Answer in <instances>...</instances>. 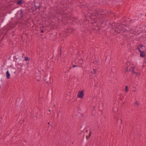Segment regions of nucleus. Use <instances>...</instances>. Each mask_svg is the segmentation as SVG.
Instances as JSON below:
<instances>
[{
  "mask_svg": "<svg viewBox=\"0 0 146 146\" xmlns=\"http://www.w3.org/2000/svg\"><path fill=\"white\" fill-rule=\"evenodd\" d=\"M135 90H134V91H133V92H134V91L135 92Z\"/></svg>",
  "mask_w": 146,
  "mask_h": 146,
  "instance_id": "nucleus-38",
  "label": "nucleus"
},
{
  "mask_svg": "<svg viewBox=\"0 0 146 146\" xmlns=\"http://www.w3.org/2000/svg\"><path fill=\"white\" fill-rule=\"evenodd\" d=\"M2 76L1 75H0V79L2 78Z\"/></svg>",
  "mask_w": 146,
  "mask_h": 146,
  "instance_id": "nucleus-30",
  "label": "nucleus"
},
{
  "mask_svg": "<svg viewBox=\"0 0 146 146\" xmlns=\"http://www.w3.org/2000/svg\"><path fill=\"white\" fill-rule=\"evenodd\" d=\"M135 104H136L137 105V106H138L139 104H138V103L137 101H136V102H135Z\"/></svg>",
  "mask_w": 146,
  "mask_h": 146,
  "instance_id": "nucleus-20",
  "label": "nucleus"
},
{
  "mask_svg": "<svg viewBox=\"0 0 146 146\" xmlns=\"http://www.w3.org/2000/svg\"><path fill=\"white\" fill-rule=\"evenodd\" d=\"M69 30H68V32L70 33H72V32H71V31H69Z\"/></svg>",
  "mask_w": 146,
  "mask_h": 146,
  "instance_id": "nucleus-26",
  "label": "nucleus"
},
{
  "mask_svg": "<svg viewBox=\"0 0 146 146\" xmlns=\"http://www.w3.org/2000/svg\"><path fill=\"white\" fill-rule=\"evenodd\" d=\"M84 90H83L82 91H79L78 92V97L82 98H83L84 96Z\"/></svg>",
  "mask_w": 146,
  "mask_h": 146,
  "instance_id": "nucleus-4",
  "label": "nucleus"
},
{
  "mask_svg": "<svg viewBox=\"0 0 146 146\" xmlns=\"http://www.w3.org/2000/svg\"><path fill=\"white\" fill-rule=\"evenodd\" d=\"M37 80L38 81H40V80L39 79H38Z\"/></svg>",
  "mask_w": 146,
  "mask_h": 146,
  "instance_id": "nucleus-33",
  "label": "nucleus"
},
{
  "mask_svg": "<svg viewBox=\"0 0 146 146\" xmlns=\"http://www.w3.org/2000/svg\"><path fill=\"white\" fill-rule=\"evenodd\" d=\"M91 132L90 131L89 135V136H86V139L85 137H84V141L85 142H86V141L88 140V139L89 138V137H90L91 135Z\"/></svg>",
  "mask_w": 146,
  "mask_h": 146,
  "instance_id": "nucleus-10",
  "label": "nucleus"
},
{
  "mask_svg": "<svg viewBox=\"0 0 146 146\" xmlns=\"http://www.w3.org/2000/svg\"><path fill=\"white\" fill-rule=\"evenodd\" d=\"M58 115H59V114H58L57 115V118H58Z\"/></svg>",
  "mask_w": 146,
  "mask_h": 146,
  "instance_id": "nucleus-29",
  "label": "nucleus"
},
{
  "mask_svg": "<svg viewBox=\"0 0 146 146\" xmlns=\"http://www.w3.org/2000/svg\"><path fill=\"white\" fill-rule=\"evenodd\" d=\"M41 33H43V30H41Z\"/></svg>",
  "mask_w": 146,
  "mask_h": 146,
  "instance_id": "nucleus-25",
  "label": "nucleus"
},
{
  "mask_svg": "<svg viewBox=\"0 0 146 146\" xmlns=\"http://www.w3.org/2000/svg\"><path fill=\"white\" fill-rule=\"evenodd\" d=\"M133 73H136H136H135V72H134V71H133Z\"/></svg>",
  "mask_w": 146,
  "mask_h": 146,
  "instance_id": "nucleus-32",
  "label": "nucleus"
},
{
  "mask_svg": "<svg viewBox=\"0 0 146 146\" xmlns=\"http://www.w3.org/2000/svg\"><path fill=\"white\" fill-rule=\"evenodd\" d=\"M48 111L49 112H50V111H51V110H49V111Z\"/></svg>",
  "mask_w": 146,
  "mask_h": 146,
  "instance_id": "nucleus-31",
  "label": "nucleus"
},
{
  "mask_svg": "<svg viewBox=\"0 0 146 146\" xmlns=\"http://www.w3.org/2000/svg\"><path fill=\"white\" fill-rule=\"evenodd\" d=\"M89 10V13L91 14L90 15V18L94 21L97 19H102L108 13H104L103 11H96L95 10Z\"/></svg>",
  "mask_w": 146,
  "mask_h": 146,
  "instance_id": "nucleus-1",
  "label": "nucleus"
},
{
  "mask_svg": "<svg viewBox=\"0 0 146 146\" xmlns=\"http://www.w3.org/2000/svg\"><path fill=\"white\" fill-rule=\"evenodd\" d=\"M135 90H134V91H133V92H134V91L135 92Z\"/></svg>",
  "mask_w": 146,
  "mask_h": 146,
  "instance_id": "nucleus-39",
  "label": "nucleus"
},
{
  "mask_svg": "<svg viewBox=\"0 0 146 146\" xmlns=\"http://www.w3.org/2000/svg\"><path fill=\"white\" fill-rule=\"evenodd\" d=\"M34 7H35V9L36 10H37V9H39V10H40V6H37L35 5V3H34Z\"/></svg>",
  "mask_w": 146,
  "mask_h": 146,
  "instance_id": "nucleus-15",
  "label": "nucleus"
},
{
  "mask_svg": "<svg viewBox=\"0 0 146 146\" xmlns=\"http://www.w3.org/2000/svg\"><path fill=\"white\" fill-rule=\"evenodd\" d=\"M117 31L118 32V33H121V31H119V30Z\"/></svg>",
  "mask_w": 146,
  "mask_h": 146,
  "instance_id": "nucleus-24",
  "label": "nucleus"
},
{
  "mask_svg": "<svg viewBox=\"0 0 146 146\" xmlns=\"http://www.w3.org/2000/svg\"><path fill=\"white\" fill-rule=\"evenodd\" d=\"M139 46L141 48H142V47H144L145 48V46H143L142 44H139V46L137 47V49H138L139 50V52H140V51H141V50L140 49V48H139L140 47H139Z\"/></svg>",
  "mask_w": 146,
  "mask_h": 146,
  "instance_id": "nucleus-13",
  "label": "nucleus"
},
{
  "mask_svg": "<svg viewBox=\"0 0 146 146\" xmlns=\"http://www.w3.org/2000/svg\"><path fill=\"white\" fill-rule=\"evenodd\" d=\"M132 29H127L126 30V31L129 32H130L132 31Z\"/></svg>",
  "mask_w": 146,
  "mask_h": 146,
  "instance_id": "nucleus-18",
  "label": "nucleus"
},
{
  "mask_svg": "<svg viewBox=\"0 0 146 146\" xmlns=\"http://www.w3.org/2000/svg\"><path fill=\"white\" fill-rule=\"evenodd\" d=\"M93 71H94V74H96V70L95 69H93Z\"/></svg>",
  "mask_w": 146,
  "mask_h": 146,
  "instance_id": "nucleus-21",
  "label": "nucleus"
},
{
  "mask_svg": "<svg viewBox=\"0 0 146 146\" xmlns=\"http://www.w3.org/2000/svg\"><path fill=\"white\" fill-rule=\"evenodd\" d=\"M61 49H62V47H61L60 48V52H62V51H61Z\"/></svg>",
  "mask_w": 146,
  "mask_h": 146,
  "instance_id": "nucleus-23",
  "label": "nucleus"
},
{
  "mask_svg": "<svg viewBox=\"0 0 146 146\" xmlns=\"http://www.w3.org/2000/svg\"><path fill=\"white\" fill-rule=\"evenodd\" d=\"M19 13L20 15L21 18H22L24 17V15L23 14V11L22 9H20L19 8Z\"/></svg>",
  "mask_w": 146,
  "mask_h": 146,
  "instance_id": "nucleus-8",
  "label": "nucleus"
},
{
  "mask_svg": "<svg viewBox=\"0 0 146 146\" xmlns=\"http://www.w3.org/2000/svg\"><path fill=\"white\" fill-rule=\"evenodd\" d=\"M14 67H13L14 69H10L9 70V71L11 73H12H12L14 74H15L16 73V70L15 69V68H14Z\"/></svg>",
  "mask_w": 146,
  "mask_h": 146,
  "instance_id": "nucleus-9",
  "label": "nucleus"
},
{
  "mask_svg": "<svg viewBox=\"0 0 146 146\" xmlns=\"http://www.w3.org/2000/svg\"><path fill=\"white\" fill-rule=\"evenodd\" d=\"M71 68L70 67V69H71Z\"/></svg>",
  "mask_w": 146,
  "mask_h": 146,
  "instance_id": "nucleus-37",
  "label": "nucleus"
},
{
  "mask_svg": "<svg viewBox=\"0 0 146 146\" xmlns=\"http://www.w3.org/2000/svg\"><path fill=\"white\" fill-rule=\"evenodd\" d=\"M120 120H121V122H122V119H121Z\"/></svg>",
  "mask_w": 146,
  "mask_h": 146,
  "instance_id": "nucleus-34",
  "label": "nucleus"
},
{
  "mask_svg": "<svg viewBox=\"0 0 146 146\" xmlns=\"http://www.w3.org/2000/svg\"><path fill=\"white\" fill-rule=\"evenodd\" d=\"M140 56L141 57H144L145 56V52L144 51H140Z\"/></svg>",
  "mask_w": 146,
  "mask_h": 146,
  "instance_id": "nucleus-12",
  "label": "nucleus"
},
{
  "mask_svg": "<svg viewBox=\"0 0 146 146\" xmlns=\"http://www.w3.org/2000/svg\"><path fill=\"white\" fill-rule=\"evenodd\" d=\"M19 8H18L14 10L12 13L11 14L12 15L13 17L15 15H17L18 13H19Z\"/></svg>",
  "mask_w": 146,
  "mask_h": 146,
  "instance_id": "nucleus-5",
  "label": "nucleus"
},
{
  "mask_svg": "<svg viewBox=\"0 0 146 146\" xmlns=\"http://www.w3.org/2000/svg\"><path fill=\"white\" fill-rule=\"evenodd\" d=\"M6 75L7 78L9 79L10 78V74L8 71H7L6 73Z\"/></svg>",
  "mask_w": 146,
  "mask_h": 146,
  "instance_id": "nucleus-14",
  "label": "nucleus"
},
{
  "mask_svg": "<svg viewBox=\"0 0 146 146\" xmlns=\"http://www.w3.org/2000/svg\"><path fill=\"white\" fill-rule=\"evenodd\" d=\"M23 56H17L16 58V60L20 62H22V60L23 59Z\"/></svg>",
  "mask_w": 146,
  "mask_h": 146,
  "instance_id": "nucleus-6",
  "label": "nucleus"
},
{
  "mask_svg": "<svg viewBox=\"0 0 146 146\" xmlns=\"http://www.w3.org/2000/svg\"><path fill=\"white\" fill-rule=\"evenodd\" d=\"M23 0H17V4L19 5H20L23 3Z\"/></svg>",
  "mask_w": 146,
  "mask_h": 146,
  "instance_id": "nucleus-11",
  "label": "nucleus"
},
{
  "mask_svg": "<svg viewBox=\"0 0 146 146\" xmlns=\"http://www.w3.org/2000/svg\"><path fill=\"white\" fill-rule=\"evenodd\" d=\"M135 90H134V91H133V92H134V91L135 92Z\"/></svg>",
  "mask_w": 146,
  "mask_h": 146,
  "instance_id": "nucleus-40",
  "label": "nucleus"
},
{
  "mask_svg": "<svg viewBox=\"0 0 146 146\" xmlns=\"http://www.w3.org/2000/svg\"><path fill=\"white\" fill-rule=\"evenodd\" d=\"M44 81L46 82L48 84H50L51 83V78L49 76V75H47L45 76L44 77Z\"/></svg>",
  "mask_w": 146,
  "mask_h": 146,
  "instance_id": "nucleus-3",
  "label": "nucleus"
},
{
  "mask_svg": "<svg viewBox=\"0 0 146 146\" xmlns=\"http://www.w3.org/2000/svg\"><path fill=\"white\" fill-rule=\"evenodd\" d=\"M125 91L126 92H127L128 91V86H126L125 87Z\"/></svg>",
  "mask_w": 146,
  "mask_h": 146,
  "instance_id": "nucleus-16",
  "label": "nucleus"
},
{
  "mask_svg": "<svg viewBox=\"0 0 146 146\" xmlns=\"http://www.w3.org/2000/svg\"><path fill=\"white\" fill-rule=\"evenodd\" d=\"M86 132L87 133H88V130H86Z\"/></svg>",
  "mask_w": 146,
  "mask_h": 146,
  "instance_id": "nucleus-27",
  "label": "nucleus"
},
{
  "mask_svg": "<svg viewBox=\"0 0 146 146\" xmlns=\"http://www.w3.org/2000/svg\"><path fill=\"white\" fill-rule=\"evenodd\" d=\"M129 70H131V71H132L133 72L134 71V68H131Z\"/></svg>",
  "mask_w": 146,
  "mask_h": 146,
  "instance_id": "nucleus-19",
  "label": "nucleus"
},
{
  "mask_svg": "<svg viewBox=\"0 0 146 146\" xmlns=\"http://www.w3.org/2000/svg\"><path fill=\"white\" fill-rule=\"evenodd\" d=\"M25 61H27L28 60V58L27 57L25 56Z\"/></svg>",
  "mask_w": 146,
  "mask_h": 146,
  "instance_id": "nucleus-17",
  "label": "nucleus"
},
{
  "mask_svg": "<svg viewBox=\"0 0 146 146\" xmlns=\"http://www.w3.org/2000/svg\"><path fill=\"white\" fill-rule=\"evenodd\" d=\"M48 124H50V123L49 122H48Z\"/></svg>",
  "mask_w": 146,
  "mask_h": 146,
  "instance_id": "nucleus-35",
  "label": "nucleus"
},
{
  "mask_svg": "<svg viewBox=\"0 0 146 146\" xmlns=\"http://www.w3.org/2000/svg\"><path fill=\"white\" fill-rule=\"evenodd\" d=\"M7 65H11L10 66L11 67L12 65H13V67H16V64L14 60H13L12 58H11V60H9L8 61L7 63Z\"/></svg>",
  "mask_w": 146,
  "mask_h": 146,
  "instance_id": "nucleus-2",
  "label": "nucleus"
},
{
  "mask_svg": "<svg viewBox=\"0 0 146 146\" xmlns=\"http://www.w3.org/2000/svg\"><path fill=\"white\" fill-rule=\"evenodd\" d=\"M77 66L75 65H73L72 67L74 68V67H77Z\"/></svg>",
  "mask_w": 146,
  "mask_h": 146,
  "instance_id": "nucleus-22",
  "label": "nucleus"
},
{
  "mask_svg": "<svg viewBox=\"0 0 146 146\" xmlns=\"http://www.w3.org/2000/svg\"><path fill=\"white\" fill-rule=\"evenodd\" d=\"M13 17V16L11 14L8 15L6 17V18L5 20V22L6 23L9 20V19Z\"/></svg>",
  "mask_w": 146,
  "mask_h": 146,
  "instance_id": "nucleus-7",
  "label": "nucleus"
},
{
  "mask_svg": "<svg viewBox=\"0 0 146 146\" xmlns=\"http://www.w3.org/2000/svg\"><path fill=\"white\" fill-rule=\"evenodd\" d=\"M50 113H48V114H50Z\"/></svg>",
  "mask_w": 146,
  "mask_h": 146,
  "instance_id": "nucleus-36",
  "label": "nucleus"
},
{
  "mask_svg": "<svg viewBox=\"0 0 146 146\" xmlns=\"http://www.w3.org/2000/svg\"><path fill=\"white\" fill-rule=\"evenodd\" d=\"M61 52H60V54H59L60 56H61Z\"/></svg>",
  "mask_w": 146,
  "mask_h": 146,
  "instance_id": "nucleus-28",
  "label": "nucleus"
}]
</instances>
